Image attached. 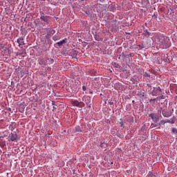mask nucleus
I'll return each mask as SVG.
<instances>
[{
  "label": "nucleus",
  "instance_id": "obj_1",
  "mask_svg": "<svg viewBox=\"0 0 177 177\" xmlns=\"http://www.w3.org/2000/svg\"><path fill=\"white\" fill-rule=\"evenodd\" d=\"M37 62L39 63L41 67L45 68V67H46L48 64H53V63H55V60L52 58H48L46 59L44 57H39L38 58Z\"/></svg>",
  "mask_w": 177,
  "mask_h": 177
},
{
  "label": "nucleus",
  "instance_id": "obj_2",
  "mask_svg": "<svg viewBox=\"0 0 177 177\" xmlns=\"http://www.w3.org/2000/svg\"><path fill=\"white\" fill-rule=\"evenodd\" d=\"M9 140L10 142H17L20 139V137L16 133H10L8 136Z\"/></svg>",
  "mask_w": 177,
  "mask_h": 177
},
{
  "label": "nucleus",
  "instance_id": "obj_3",
  "mask_svg": "<svg viewBox=\"0 0 177 177\" xmlns=\"http://www.w3.org/2000/svg\"><path fill=\"white\" fill-rule=\"evenodd\" d=\"M166 38L167 37L164 36V35H160L157 37L156 41L157 44H158L159 45H164V44H165Z\"/></svg>",
  "mask_w": 177,
  "mask_h": 177
},
{
  "label": "nucleus",
  "instance_id": "obj_4",
  "mask_svg": "<svg viewBox=\"0 0 177 177\" xmlns=\"http://www.w3.org/2000/svg\"><path fill=\"white\" fill-rule=\"evenodd\" d=\"M72 104L76 107H80V109L85 107V103H84V102H78V100L72 101Z\"/></svg>",
  "mask_w": 177,
  "mask_h": 177
},
{
  "label": "nucleus",
  "instance_id": "obj_5",
  "mask_svg": "<svg viewBox=\"0 0 177 177\" xmlns=\"http://www.w3.org/2000/svg\"><path fill=\"white\" fill-rule=\"evenodd\" d=\"M161 92V88L160 86L153 87V90L151 92L152 96H158Z\"/></svg>",
  "mask_w": 177,
  "mask_h": 177
},
{
  "label": "nucleus",
  "instance_id": "obj_6",
  "mask_svg": "<svg viewBox=\"0 0 177 177\" xmlns=\"http://www.w3.org/2000/svg\"><path fill=\"white\" fill-rule=\"evenodd\" d=\"M17 44H19V46H23V45H25L24 44V37H21L17 39Z\"/></svg>",
  "mask_w": 177,
  "mask_h": 177
},
{
  "label": "nucleus",
  "instance_id": "obj_7",
  "mask_svg": "<svg viewBox=\"0 0 177 177\" xmlns=\"http://www.w3.org/2000/svg\"><path fill=\"white\" fill-rule=\"evenodd\" d=\"M84 103H86V104H87L88 107H91V106L92 105L91 97L89 96L86 97L84 100Z\"/></svg>",
  "mask_w": 177,
  "mask_h": 177
},
{
  "label": "nucleus",
  "instance_id": "obj_8",
  "mask_svg": "<svg viewBox=\"0 0 177 177\" xmlns=\"http://www.w3.org/2000/svg\"><path fill=\"white\" fill-rule=\"evenodd\" d=\"M149 117H151L153 122H158V117H157V115H156V113H151L149 115Z\"/></svg>",
  "mask_w": 177,
  "mask_h": 177
},
{
  "label": "nucleus",
  "instance_id": "obj_9",
  "mask_svg": "<svg viewBox=\"0 0 177 177\" xmlns=\"http://www.w3.org/2000/svg\"><path fill=\"white\" fill-rule=\"evenodd\" d=\"M41 20H42L43 21H44V23H46L47 25L49 24V19L48 18L47 16H44L41 15L40 17Z\"/></svg>",
  "mask_w": 177,
  "mask_h": 177
},
{
  "label": "nucleus",
  "instance_id": "obj_10",
  "mask_svg": "<svg viewBox=\"0 0 177 177\" xmlns=\"http://www.w3.org/2000/svg\"><path fill=\"white\" fill-rule=\"evenodd\" d=\"M64 44H67V39L65 38L63 40L59 41L57 43V46H63V45H64Z\"/></svg>",
  "mask_w": 177,
  "mask_h": 177
},
{
  "label": "nucleus",
  "instance_id": "obj_11",
  "mask_svg": "<svg viewBox=\"0 0 177 177\" xmlns=\"http://www.w3.org/2000/svg\"><path fill=\"white\" fill-rule=\"evenodd\" d=\"M15 128H16V122H12L9 126V129H10V131H13Z\"/></svg>",
  "mask_w": 177,
  "mask_h": 177
},
{
  "label": "nucleus",
  "instance_id": "obj_12",
  "mask_svg": "<svg viewBox=\"0 0 177 177\" xmlns=\"http://www.w3.org/2000/svg\"><path fill=\"white\" fill-rule=\"evenodd\" d=\"M162 114L163 116H165L166 118L171 117V113H169L168 111H166V112L162 111Z\"/></svg>",
  "mask_w": 177,
  "mask_h": 177
},
{
  "label": "nucleus",
  "instance_id": "obj_13",
  "mask_svg": "<svg viewBox=\"0 0 177 177\" xmlns=\"http://www.w3.org/2000/svg\"><path fill=\"white\" fill-rule=\"evenodd\" d=\"M5 146H6V142L3 141V140H1L0 141V147H1V149H3V147H5Z\"/></svg>",
  "mask_w": 177,
  "mask_h": 177
},
{
  "label": "nucleus",
  "instance_id": "obj_14",
  "mask_svg": "<svg viewBox=\"0 0 177 177\" xmlns=\"http://www.w3.org/2000/svg\"><path fill=\"white\" fill-rule=\"evenodd\" d=\"M166 122H167L168 124H175V119L171 118V119H168L167 120H166Z\"/></svg>",
  "mask_w": 177,
  "mask_h": 177
},
{
  "label": "nucleus",
  "instance_id": "obj_15",
  "mask_svg": "<svg viewBox=\"0 0 177 177\" xmlns=\"http://www.w3.org/2000/svg\"><path fill=\"white\" fill-rule=\"evenodd\" d=\"M143 35H145V37H150V32H149L147 30H144L143 32Z\"/></svg>",
  "mask_w": 177,
  "mask_h": 177
},
{
  "label": "nucleus",
  "instance_id": "obj_16",
  "mask_svg": "<svg viewBox=\"0 0 177 177\" xmlns=\"http://www.w3.org/2000/svg\"><path fill=\"white\" fill-rule=\"evenodd\" d=\"M74 132H82V130H81V127H80V126H77L75 128Z\"/></svg>",
  "mask_w": 177,
  "mask_h": 177
},
{
  "label": "nucleus",
  "instance_id": "obj_17",
  "mask_svg": "<svg viewBox=\"0 0 177 177\" xmlns=\"http://www.w3.org/2000/svg\"><path fill=\"white\" fill-rule=\"evenodd\" d=\"M120 127L125 128V121L122 120V119H120Z\"/></svg>",
  "mask_w": 177,
  "mask_h": 177
},
{
  "label": "nucleus",
  "instance_id": "obj_18",
  "mask_svg": "<svg viewBox=\"0 0 177 177\" xmlns=\"http://www.w3.org/2000/svg\"><path fill=\"white\" fill-rule=\"evenodd\" d=\"M171 132H172L173 133H174V135H177V129H176V128H172V129H171Z\"/></svg>",
  "mask_w": 177,
  "mask_h": 177
},
{
  "label": "nucleus",
  "instance_id": "obj_19",
  "mask_svg": "<svg viewBox=\"0 0 177 177\" xmlns=\"http://www.w3.org/2000/svg\"><path fill=\"white\" fill-rule=\"evenodd\" d=\"M100 146V147H104V146H107V144H106L104 141L102 142H101Z\"/></svg>",
  "mask_w": 177,
  "mask_h": 177
},
{
  "label": "nucleus",
  "instance_id": "obj_20",
  "mask_svg": "<svg viewBox=\"0 0 177 177\" xmlns=\"http://www.w3.org/2000/svg\"><path fill=\"white\" fill-rule=\"evenodd\" d=\"M153 176H156V175H154V174H153V172L149 171V173L148 174V177H153Z\"/></svg>",
  "mask_w": 177,
  "mask_h": 177
},
{
  "label": "nucleus",
  "instance_id": "obj_21",
  "mask_svg": "<svg viewBox=\"0 0 177 177\" xmlns=\"http://www.w3.org/2000/svg\"><path fill=\"white\" fill-rule=\"evenodd\" d=\"M156 99H158L159 100H161V99H165V96H164V95H160V96L156 97Z\"/></svg>",
  "mask_w": 177,
  "mask_h": 177
},
{
  "label": "nucleus",
  "instance_id": "obj_22",
  "mask_svg": "<svg viewBox=\"0 0 177 177\" xmlns=\"http://www.w3.org/2000/svg\"><path fill=\"white\" fill-rule=\"evenodd\" d=\"M144 77H150V73L145 72L144 73Z\"/></svg>",
  "mask_w": 177,
  "mask_h": 177
},
{
  "label": "nucleus",
  "instance_id": "obj_23",
  "mask_svg": "<svg viewBox=\"0 0 177 177\" xmlns=\"http://www.w3.org/2000/svg\"><path fill=\"white\" fill-rule=\"evenodd\" d=\"M165 124H167V120H161L160 121V125H165Z\"/></svg>",
  "mask_w": 177,
  "mask_h": 177
},
{
  "label": "nucleus",
  "instance_id": "obj_24",
  "mask_svg": "<svg viewBox=\"0 0 177 177\" xmlns=\"http://www.w3.org/2000/svg\"><path fill=\"white\" fill-rule=\"evenodd\" d=\"M109 103V104H111V106H113V104H114V102L113 100H110Z\"/></svg>",
  "mask_w": 177,
  "mask_h": 177
},
{
  "label": "nucleus",
  "instance_id": "obj_25",
  "mask_svg": "<svg viewBox=\"0 0 177 177\" xmlns=\"http://www.w3.org/2000/svg\"><path fill=\"white\" fill-rule=\"evenodd\" d=\"M82 91H84V92H85V91H86V86H82Z\"/></svg>",
  "mask_w": 177,
  "mask_h": 177
},
{
  "label": "nucleus",
  "instance_id": "obj_26",
  "mask_svg": "<svg viewBox=\"0 0 177 177\" xmlns=\"http://www.w3.org/2000/svg\"><path fill=\"white\" fill-rule=\"evenodd\" d=\"M21 55H26V50H23L22 53H21Z\"/></svg>",
  "mask_w": 177,
  "mask_h": 177
},
{
  "label": "nucleus",
  "instance_id": "obj_27",
  "mask_svg": "<svg viewBox=\"0 0 177 177\" xmlns=\"http://www.w3.org/2000/svg\"><path fill=\"white\" fill-rule=\"evenodd\" d=\"M90 95H93V91L92 90H90L89 92Z\"/></svg>",
  "mask_w": 177,
  "mask_h": 177
},
{
  "label": "nucleus",
  "instance_id": "obj_28",
  "mask_svg": "<svg viewBox=\"0 0 177 177\" xmlns=\"http://www.w3.org/2000/svg\"><path fill=\"white\" fill-rule=\"evenodd\" d=\"M147 85L148 88H151V84H147Z\"/></svg>",
  "mask_w": 177,
  "mask_h": 177
},
{
  "label": "nucleus",
  "instance_id": "obj_29",
  "mask_svg": "<svg viewBox=\"0 0 177 177\" xmlns=\"http://www.w3.org/2000/svg\"><path fill=\"white\" fill-rule=\"evenodd\" d=\"M8 111H12V109L11 108H8Z\"/></svg>",
  "mask_w": 177,
  "mask_h": 177
},
{
  "label": "nucleus",
  "instance_id": "obj_30",
  "mask_svg": "<svg viewBox=\"0 0 177 177\" xmlns=\"http://www.w3.org/2000/svg\"><path fill=\"white\" fill-rule=\"evenodd\" d=\"M53 110H56V106H53Z\"/></svg>",
  "mask_w": 177,
  "mask_h": 177
},
{
  "label": "nucleus",
  "instance_id": "obj_31",
  "mask_svg": "<svg viewBox=\"0 0 177 177\" xmlns=\"http://www.w3.org/2000/svg\"><path fill=\"white\" fill-rule=\"evenodd\" d=\"M19 55H21V53H17V56H19Z\"/></svg>",
  "mask_w": 177,
  "mask_h": 177
},
{
  "label": "nucleus",
  "instance_id": "obj_32",
  "mask_svg": "<svg viewBox=\"0 0 177 177\" xmlns=\"http://www.w3.org/2000/svg\"><path fill=\"white\" fill-rule=\"evenodd\" d=\"M0 138H6V136L3 135V136H2L0 137Z\"/></svg>",
  "mask_w": 177,
  "mask_h": 177
},
{
  "label": "nucleus",
  "instance_id": "obj_33",
  "mask_svg": "<svg viewBox=\"0 0 177 177\" xmlns=\"http://www.w3.org/2000/svg\"><path fill=\"white\" fill-rule=\"evenodd\" d=\"M100 1V2H104V0H99Z\"/></svg>",
  "mask_w": 177,
  "mask_h": 177
},
{
  "label": "nucleus",
  "instance_id": "obj_34",
  "mask_svg": "<svg viewBox=\"0 0 177 177\" xmlns=\"http://www.w3.org/2000/svg\"><path fill=\"white\" fill-rule=\"evenodd\" d=\"M140 46V48H141V49H142V48H143V46Z\"/></svg>",
  "mask_w": 177,
  "mask_h": 177
},
{
  "label": "nucleus",
  "instance_id": "obj_35",
  "mask_svg": "<svg viewBox=\"0 0 177 177\" xmlns=\"http://www.w3.org/2000/svg\"><path fill=\"white\" fill-rule=\"evenodd\" d=\"M0 46H1V48H3V46H2V44H0Z\"/></svg>",
  "mask_w": 177,
  "mask_h": 177
},
{
  "label": "nucleus",
  "instance_id": "obj_36",
  "mask_svg": "<svg viewBox=\"0 0 177 177\" xmlns=\"http://www.w3.org/2000/svg\"><path fill=\"white\" fill-rule=\"evenodd\" d=\"M47 70H50V68L48 67V68H47Z\"/></svg>",
  "mask_w": 177,
  "mask_h": 177
},
{
  "label": "nucleus",
  "instance_id": "obj_37",
  "mask_svg": "<svg viewBox=\"0 0 177 177\" xmlns=\"http://www.w3.org/2000/svg\"><path fill=\"white\" fill-rule=\"evenodd\" d=\"M132 103H135V100H133V101H132Z\"/></svg>",
  "mask_w": 177,
  "mask_h": 177
},
{
  "label": "nucleus",
  "instance_id": "obj_38",
  "mask_svg": "<svg viewBox=\"0 0 177 177\" xmlns=\"http://www.w3.org/2000/svg\"><path fill=\"white\" fill-rule=\"evenodd\" d=\"M107 103V102L106 101H105V104Z\"/></svg>",
  "mask_w": 177,
  "mask_h": 177
},
{
  "label": "nucleus",
  "instance_id": "obj_39",
  "mask_svg": "<svg viewBox=\"0 0 177 177\" xmlns=\"http://www.w3.org/2000/svg\"><path fill=\"white\" fill-rule=\"evenodd\" d=\"M153 100H156V99H153Z\"/></svg>",
  "mask_w": 177,
  "mask_h": 177
}]
</instances>
